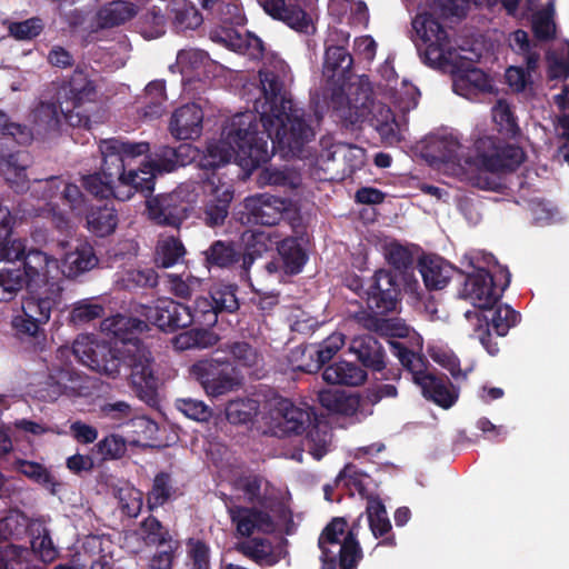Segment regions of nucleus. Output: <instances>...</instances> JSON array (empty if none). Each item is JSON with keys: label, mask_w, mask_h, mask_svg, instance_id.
<instances>
[{"label": "nucleus", "mask_w": 569, "mask_h": 569, "mask_svg": "<svg viewBox=\"0 0 569 569\" xmlns=\"http://www.w3.org/2000/svg\"><path fill=\"white\" fill-rule=\"evenodd\" d=\"M261 97L256 112L232 117L223 138L209 143L201 167L214 170L234 159L241 167L257 169L279 153L282 159L300 157L315 138L311 114L298 108L288 89L292 81L289 66L274 60L259 71Z\"/></svg>", "instance_id": "obj_1"}, {"label": "nucleus", "mask_w": 569, "mask_h": 569, "mask_svg": "<svg viewBox=\"0 0 569 569\" xmlns=\"http://www.w3.org/2000/svg\"><path fill=\"white\" fill-rule=\"evenodd\" d=\"M146 320L117 316L110 331L121 346L114 348L106 342L81 337L74 340L72 352L83 366L92 371L117 378L123 371L136 396L149 406L158 402L159 379L153 370L151 351L139 335L149 329L148 322L163 332H174L192 325L190 306L171 298H160L153 305H141L137 310Z\"/></svg>", "instance_id": "obj_2"}, {"label": "nucleus", "mask_w": 569, "mask_h": 569, "mask_svg": "<svg viewBox=\"0 0 569 569\" xmlns=\"http://www.w3.org/2000/svg\"><path fill=\"white\" fill-rule=\"evenodd\" d=\"M11 261H20L22 274L28 281V295L21 300V312L11 320L16 338L32 352H41L48 343L44 326L52 311L60 308L63 300L61 280L49 277L50 268L58 269V260L37 248L27 249Z\"/></svg>", "instance_id": "obj_3"}, {"label": "nucleus", "mask_w": 569, "mask_h": 569, "mask_svg": "<svg viewBox=\"0 0 569 569\" xmlns=\"http://www.w3.org/2000/svg\"><path fill=\"white\" fill-rule=\"evenodd\" d=\"M510 279L509 270L499 267L496 273L478 268L465 280L463 295L476 308L473 311H467L466 318L472 326V337L479 340L490 356H496L500 351L493 336L506 337L520 320L519 312L508 305L499 303L510 284Z\"/></svg>", "instance_id": "obj_4"}, {"label": "nucleus", "mask_w": 569, "mask_h": 569, "mask_svg": "<svg viewBox=\"0 0 569 569\" xmlns=\"http://www.w3.org/2000/svg\"><path fill=\"white\" fill-rule=\"evenodd\" d=\"M346 96L347 104L339 109V116L345 126L355 128L369 121L381 136L393 132L395 114L386 104H376L368 78L360 77L357 81H346L343 88H338Z\"/></svg>", "instance_id": "obj_5"}, {"label": "nucleus", "mask_w": 569, "mask_h": 569, "mask_svg": "<svg viewBox=\"0 0 569 569\" xmlns=\"http://www.w3.org/2000/svg\"><path fill=\"white\" fill-rule=\"evenodd\" d=\"M103 160L111 169L112 174H118V180H127L133 184L136 191L147 197L154 189V179L150 170L133 167L137 158L146 156L150 151L148 142H131L111 138L101 141L99 146Z\"/></svg>", "instance_id": "obj_6"}, {"label": "nucleus", "mask_w": 569, "mask_h": 569, "mask_svg": "<svg viewBox=\"0 0 569 569\" xmlns=\"http://www.w3.org/2000/svg\"><path fill=\"white\" fill-rule=\"evenodd\" d=\"M395 356L401 366L412 375L413 382L420 387L422 396L437 406L449 409L458 400L459 390L445 375L428 370V359L407 348L402 342L391 343Z\"/></svg>", "instance_id": "obj_7"}, {"label": "nucleus", "mask_w": 569, "mask_h": 569, "mask_svg": "<svg viewBox=\"0 0 569 569\" xmlns=\"http://www.w3.org/2000/svg\"><path fill=\"white\" fill-rule=\"evenodd\" d=\"M281 419L278 423L280 430L287 435L307 433V438L313 445L309 448L310 453L320 460L327 453V431L320 435V423L316 412L311 408H299L289 400L279 403Z\"/></svg>", "instance_id": "obj_8"}, {"label": "nucleus", "mask_w": 569, "mask_h": 569, "mask_svg": "<svg viewBox=\"0 0 569 569\" xmlns=\"http://www.w3.org/2000/svg\"><path fill=\"white\" fill-rule=\"evenodd\" d=\"M477 161L489 173H510L526 160L525 150L498 137H482L476 143Z\"/></svg>", "instance_id": "obj_9"}, {"label": "nucleus", "mask_w": 569, "mask_h": 569, "mask_svg": "<svg viewBox=\"0 0 569 569\" xmlns=\"http://www.w3.org/2000/svg\"><path fill=\"white\" fill-rule=\"evenodd\" d=\"M412 27L426 44L423 51L419 49L423 62L430 67L449 63L452 48L449 36L438 19L432 13L425 12L413 19Z\"/></svg>", "instance_id": "obj_10"}, {"label": "nucleus", "mask_w": 569, "mask_h": 569, "mask_svg": "<svg viewBox=\"0 0 569 569\" xmlns=\"http://www.w3.org/2000/svg\"><path fill=\"white\" fill-rule=\"evenodd\" d=\"M401 298L399 274L392 269L376 270L365 290L367 309L376 315L393 313L398 311Z\"/></svg>", "instance_id": "obj_11"}, {"label": "nucleus", "mask_w": 569, "mask_h": 569, "mask_svg": "<svg viewBox=\"0 0 569 569\" xmlns=\"http://www.w3.org/2000/svg\"><path fill=\"white\" fill-rule=\"evenodd\" d=\"M190 375L211 397L226 395L239 385L236 368L229 359L198 360L190 367Z\"/></svg>", "instance_id": "obj_12"}, {"label": "nucleus", "mask_w": 569, "mask_h": 569, "mask_svg": "<svg viewBox=\"0 0 569 569\" xmlns=\"http://www.w3.org/2000/svg\"><path fill=\"white\" fill-rule=\"evenodd\" d=\"M224 9L227 12L224 16H220L221 26L210 30V39L217 43L230 44L239 49L246 48L253 58L261 57L264 51L263 41L250 32L242 39L234 29V26L243 24L244 20L239 7L234 3H227Z\"/></svg>", "instance_id": "obj_13"}, {"label": "nucleus", "mask_w": 569, "mask_h": 569, "mask_svg": "<svg viewBox=\"0 0 569 569\" xmlns=\"http://www.w3.org/2000/svg\"><path fill=\"white\" fill-rule=\"evenodd\" d=\"M97 88L94 81L89 78L87 66L77 64L72 73L59 84L56 98L60 104L61 113L68 118L72 110L94 100Z\"/></svg>", "instance_id": "obj_14"}, {"label": "nucleus", "mask_w": 569, "mask_h": 569, "mask_svg": "<svg viewBox=\"0 0 569 569\" xmlns=\"http://www.w3.org/2000/svg\"><path fill=\"white\" fill-rule=\"evenodd\" d=\"M150 194L146 197L148 214L159 226L179 228L192 210L191 201L184 199L182 189L149 198Z\"/></svg>", "instance_id": "obj_15"}, {"label": "nucleus", "mask_w": 569, "mask_h": 569, "mask_svg": "<svg viewBox=\"0 0 569 569\" xmlns=\"http://www.w3.org/2000/svg\"><path fill=\"white\" fill-rule=\"evenodd\" d=\"M112 171L114 169H111L102 159L99 172L82 177V187L97 198L108 199L113 197L120 201L129 200L137 193L136 187L127 180H118V174H112Z\"/></svg>", "instance_id": "obj_16"}, {"label": "nucleus", "mask_w": 569, "mask_h": 569, "mask_svg": "<svg viewBox=\"0 0 569 569\" xmlns=\"http://www.w3.org/2000/svg\"><path fill=\"white\" fill-rule=\"evenodd\" d=\"M246 223L272 227L280 222L287 209V200L261 193L244 199Z\"/></svg>", "instance_id": "obj_17"}, {"label": "nucleus", "mask_w": 569, "mask_h": 569, "mask_svg": "<svg viewBox=\"0 0 569 569\" xmlns=\"http://www.w3.org/2000/svg\"><path fill=\"white\" fill-rule=\"evenodd\" d=\"M358 523L348 530L340 546L333 553L321 552L319 560L320 569H357L362 559V549L357 538Z\"/></svg>", "instance_id": "obj_18"}, {"label": "nucleus", "mask_w": 569, "mask_h": 569, "mask_svg": "<svg viewBox=\"0 0 569 569\" xmlns=\"http://www.w3.org/2000/svg\"><path fill=\"white\" fill-rule=\"evenodd\" d=\"M228 512L241 537H250L254 531L270 533L274 530L271 516L256 507L232 506Z\"/></svg>", "instance_id": "obj_19"}, {"label": "nucleus", "mask_w": 569, "mask_h": 569, "mask_svg": "<svg viewBox=\"0 0 569 569\" xmlns=\"http://www.w3.org/2000/svg\"><path fill=\"white\" fill-rule=\"evenodd\" d=\"M203 111L197 103H187L171 116L169 131L178 140H190L202 132Z\"/></svg>", "instance_id": "obj_20"}, {"label": "nucleus", "mask_w": 569, "mask_h": 569, "mask_svg": "<svg viewBox=\"0 0 569 569\" xmlns=\"http://www.w3.org/2000/svg\"><path fill=\"white\" fill-rule=\"evenodd\" d=\"M353 58L342 46H330L325 52L323 76L337 88H343L351 80Z\"/></svg>", "instance_id": "obj_21"}, {"label": "nucleus", "mask_w": 569, "mask_h": 569, "mask_svg": "<svg viewBox=\"0 0 569 569\" xmlns=\"http://www.w3.org/2000/svg\"><path fill=\"white\" fill-rule=\"evenodd\" d=\"M418 270L427 290H441L450 282L456 268L437 254H423L418 260Z\"/></svg>", "instance_id": "obj_22"}, {"label": "nucleus", "mask_w": 569, "mask_h": 569, "mask_svg": "<svg viewBox=\"0 0 569 569\" xmlns=\"http://www.w3.org/2000/svg\"><path fill=\"white\" fill-rule=\"evenodd\" d=\"M349 351L366 369L371 371L385 369L386 351L376 337L371 335L355 337L350 341Z\"/></svg>", "instance_id": "obj_23"}, {"label": "nucleus", "mask_w": 569, "mask_h": 569, "mask_svg": "<svg viewBox=\"0 0 569 569\" xmlns=\"http://www.w3.org/2000/svg\"><path fill=\"white\" fill-rule=\"evenodd\" d=\"M29 154L24 151H16L0 156V171L4 180L16 192L29 189L27 169Z\"/></svg>", "instance_id": "obj_24"}, {"label": "nucleus", "mask_w": 569, "mask_h": 569, "mask_svg": "<svg viewBox=\"0 0 569 569\" xmlns=\"http://www.w3.org/2000/svg\"><path fill=\"white\" fill-rule=\"evenodd\" d=\"M258 2L273 19L283 21L297 31H307L310 18L300 6L287 3L286 0H258Z\"/></svg>", "instance_id": "obj_25"}, {"label": "nucleus", "mask_w": 569, "mask_h": 569, "mask_svg": "<svg viewBox=\"0 0 569 569\" xmlns=\"http://www.w3.org/2000/svg\"><path fill=\"white\" fill-rule=\"evenodd\" d=\"M99 263L94 248L87 241L80 242L76 248L64 254L62 273L68 279H77L92 270Z\"/></svg>", "instance_id": "obj_26"}, {"label": "nucleus", "mask_w": 569, "mask_h": 569, "mask_svg": "<svg viewBox=\"0 0 569 569\" xmlns=\"http://www.w3.org/2000/svg\"><path fill=\"white\" fill-rule=\"evenodd\" d=\"M366 513L370 530L375 538H382L377 547H396V538L391 532L392 526L388 518L386 506L380 498L369 499Z\"/></svg>", "instance_id": "obj_27"}, {"label": "nucleus", "mask_w": 569, "mask_h": 569, "mask_svg": "<svg viewBox=\"0 0 569 569\" xmlns=\"http://www.w3.org/2000/svg\"><path fill=\"white\" fill-rule=\"evenodd\" d=\"M453 91L462 97L469 98L478 93L490 92L491 82L487 73L477 67L458 69L453 73Z\"/></svg>", "instance_id": "obj_28"}, {"label": "nucleus", "mask_w": 569, "mask_h": 569, "mask_svg": "<svg viewBox=\"0 0 569 569\" xmlns=\"http://www.w3.org/2000/svg\"><path fill=\"white\" fill-rule=\"evenodd\" d=\"M141 539L147 547H157V550L173 549L178 552L179 541L170 533L169 529L154 516L150 515L140 522Z\"/></svg>", "instance_id": "obj_29"}, {"label": "nucleus", "mask_w": 569, "mask_h": 569, "mask_svg": "<svg viewBox=\"0 0 569 569\" xmlns=\"http://www.w3.org/2000/svg\"><path fill=\"white\" fill-rule=\"evenodd\" d=\"M244 252L242 254V268L248 270L254 259L278 247L280 234L276 231L254 230L243 233Z\"/></svg>", "instance_id": "obj_30"}, {"label": "nucleus", "mask_w": 569, "mask_h": 569, "mask_svg": "<svg viewBox=\"0 0 569 569\" xmlns=\"http://www.w3.org/2000/svg\"><path fill=\"white\" fill-rule=\"evenodd\" d=\"M345 339L346 337L341 332H333L317 349L307 348L305 352L308 351L311 361L306 365H299L298 369L307 373L318 372L345 346Z\"/></svg>", "instance_id": "obj_31"}, {"label": "nucleus", "mask_w": 569, "mask_h": 569, "mask_svg": "<svg viewBox=\"0 0 569 569\" xmlns=\"http://www.w3.org/2000/svg\"><path fill=\"white\" fill-rule=\"evenodd\" d=\"M83 216L86 217L87 229L99 238L112 234L118 227V211L107 203L96 207L90 206Z\"/></svg>", "instance_id": "obj_32"}, {"label": "nucleus", "mask_w": 569, "mask_h": 569, "mask_svg": "<svg viewBox=\"0 0 569 569\" xmlns=\"http://www.w3.org/2000/svg\"><path fill=\"white\" fill-rule=\"evenodd\" d=\"M20 210L12 213L0 206V260L10 261L22 252V241L12 237L13 227Z\"/></svg>", "instance_id": "obj_33"}, {"label": "nucleus", "mask_w": 569, "mask_h": 569, "mask_svg": "<svg viewBox=\"0 0 569 569\" xmlns=\"http://www.w3.org/2000/svg\"><path fill=\"white\" fill-rule=\"evenodd\" d=\"M322 378L330 385L359 386L367 379V372L353 362L338 361L325 368Z\"/></svg>", "instance_id": "obj_34"}, {"label": "nucleus", "mask_w": 569, "mask_h": 569, "mask_svg": "<svg viewBox=\"0 0 569 569\" xmlns=\"http://www.w3.org/2000/svg\"><path fill=\"white\" fill-rule=\"evenodd\" d=\"M319 402L328 411L343 416H353L361 407V398L358 395L343 391L323 390L319 392Z\"/></svg>", "instance_id": "obj_35"}, {"label": "nucleus", "mask_w": 569, "mask_h": 569, "mask_svg": "<svg viewBox=\"0 0 569 569\" xmlns=\"http://www.w3.org/2000/svg\"><path fill=\"white\" fill-rule=\"evenodd\" d=\"M196 0H173L172 24L177 31L196 30L203 23V17Z\"/></svg>", "instance_id": "obj_36"}, {"label": "nucleus", "mask_w": 569, "mask_h": 569, "mask_svg": "<svg viewBox=\"0 0 569 569\" xmlns=\"http://www.w3.org/2000/svg\"><path fill=\"white\" fill-rule=\"evenodd\" d=\"M277 251L282 259L286 273L298 274L308 260L306 249L300 240L288 237L279 241Z\"/></svg>", "instance_id": "obj_37"}, {"label": "nucleus", "mask_w": 569, "mask_h": 569, "mask_svg": "<svg viewBox=\"0 0 569 569\" xmlns=\"http://www.w3.org/2000/svg\"><path fill=\"white\" fill-rule=\"evenodd\" d=\"M28 530L31 537L32 550L39 553L44 562L54 560L58 556V550L53 545L46 521L43 519H33L28 525Z\"/></svg>", "instance_id": "obj_38"}, {"label": "nucleus", "mask_w": 569, "mask_h": 569, "mask_svg": "<svg viewBox=\"0 0 569 569\" xmlns=\"http://www.w3.org/2000/svg\"><path fill=\"white\" fill-rule=\"evenodd\" d=\"M336 482L338 485L343 482V485L351 491V495L356 491L361 498L367 499V502L371 498H379L378 496H373L371 492V485L373 483L372 478L359 470L352 463L345 466V468L338 473Z\"/></svg>", "instance_id": "obj_39"}, {"label": "nucleus", "mask_w": 569, "mask_h": 569, "mask_svg": "<svg viewBox=\"0 0 569 569\" xmlns=\"http://www.w3.org/2000/svg\"><path fill=\"white\" fill-rule=\"evenodd\" d=\"M177 496V488L173 486L171 473L167 471L158 472L152 481L151 489L147 493V509L154 511L164 506Z\"/></svg>", "instance_id": "obj_40"}, {"label": "nucleus", "mask_w": 569, "mask_h": 569, "mask_svg": "<svg viewBox=\"0 0 569 569\" xmlns=\"http://www.w3.org/2000/svg\"><path fill=\"white\" fill-rule=\"evenodd\" d=\"M137 14V7L128 1L116 0L108 2L98 11L99 23L102 28H113L126 23Z\"/></svg>", "instance_id": "obj_41"}, {"label": "nucleus", "mask_w": 569, "mask_h": 569, "mask_svg": "<svg viewBox=\"0 0 569 569\" xmlns=\"http://www.w3.org/2000/svg\"><path fill=\"white\" fill-rule=\"evenodd\" d=\"M241 552L260 567H272L281 560L280 551L264 538H254L240 547Z\"/></svg>", "instance_id": "obj_42"}, {"label": "nucleus", "mask_w": 569, "mask_h": 569, "mask_svg": "<svg viewBox=\"0 0 569 569\" xmlns=\"http://www.w3.org/2000/svg\"><path fill=\"white\" fill-rule=\"evenodd\" d=\"M212 327L193 328L174 338V347L179 350L207 349L219 341V336L211 330Z\"/></svg>", "instance_id": "obj_43"}, {"label": "nucleus", "mask_w": 569, "mask_h": 569, "mask_svg": "<svg viewBox=\"0 0 569 569\" xmlns=\"http://www.w3.org/2000/svg\"><path fill=\"white\" fill-rule=\"evenodd\" d=\"M26 289L28 281L20 267H4L0 269V302H10L18 293Z\"/></svg>", "instance_id": "obj_44"}, {"label": "nucleus", "mask_w": 569, "mask_h": 569, "mask_svg": "<svg viewBox=\"0 0 569 569\" xmlns=\"http://www.w3.org/2000/svg\"><path fill=\"white\" fill-rule=\"evenodd\" d=\"M17 470L30 481L47 489L50 493H57V486L59 483L51 471L43 465L36 461L18 460Z\"/></svg>", "instance_id": "obj_45"}, {"label": "nucleus", "mask_w": 569, "mask_h": 569, "mask_svg": "<svg viewBox=\"0 0 569 569\" xmlns=\"http://www.w3.org/2000/svg\"><path fill=\"white\" fill-rule=\"evenodd\" d=\"M237 292V284L224 282L213 283L209 289V296L219 313H234L239 310L240 302Z\"/></svg>", "instance_id": "obj_46"}, {"label": "nucleus", "mask_w": 569, "mask_h": 569, "mask_svg": "<svg viewBox=\"0 0 569 569\" xmlns=\"http://www.w3.org/2000/svg\"><path fill=\"white\" fill-rule=\"evenodd\" d=\"M269 481L261 475H242L236 480V488L240 490L246 500L251 505L267 506V498L262 493L263 487H268Z\"/></svg>", "instance_id": "obj_47"}, {"label": "nucleus", "mask_w": 569, "mask_h": 569, "mask_svg": "<svg viewBox=\"0 0 569 569\" xmlns=\"http://www.w3.org/2000/svg\"><path fill=\"white\" fill-rule=\"evenodd\" d=\"M209 266L228 268L238 262L242 256L233 242L217 240L204 251Z\"/></svg>", "instance_id": "obj_48"}, {"label": "nucleus", "mask_w": 569, "mask_h": 569, "mask_svg": "<svg viewBox=\"0 0 569 569\" xmlns=\"http://www.w3.org/2000/svg\"><path fill=\"white\" fill-rule=\"evenodd\" d=\"M233 199V192L229 189L213 197L204 207L203 220L209 227H219L224 223L229 213L230 202Z\"/></svg>", "instance_id": "obj_49"}, {"label": "nucleus", "mask_w": 569, "mask_h": 569, "mask_svg": "<svg viewBox=\"0 0 569 569\" xmlns=\"http://www.w3.org/2000/svg\"><path fill=\"white\" fill-rule=\"evenodd\" d=\"M348 523L345 518L336 517L322 529L318 538V547L321 552L333 553L347 535Z\"/></svg>", "instance_id": "obj_50"}, {"label": "nucleus", "mask_w": 569, "mask_h": 569, "mask_svg": "<svg viewBox=\"0 0 569 569\" xmlns=\"http://www.w3.org/2000/svg\"><path fill=\"white\" fill-rule=\"evenodd\" d=\"M186 254L182 241L173 236L161 240L156 250V262L162 268L177 264Z\"/></svg>", "instance_id": "obj_51"}, {"label": "nucleus", "mask_w": 569, "mask_h": 569, "mask_svg": "<svg viewBox=\"0 0 569 569\" xmlns=\"http://www.w3.org/2000/svg\"><path fill=\"white\" fill-rule=\"evenodd\" d=\"M167 101L166 81L153 80L144 89V114L147 117L158 118L164 110Z\"/></svg>", "instance_id": "obj_52"}, {"label": "nucleus", "mask_w": 569, "mask_h": 569, "mask_svg": "<svg viewBox=\"0 0 569 569\" xmlns=\"http://www.w3.org/2000/svg\"><path fill=\"white\" fill-rule=\"evenodd\" d=\"M461 143L452 136H443L435 140L430 149L432 151V158L442 163H460V149Z\"/></svg>", "instance_id": "obj_53"}, {"label": "nucleus", "mask_w": 569, "mask_h": 569, "mask_svg": "<svg viewBox=\"0 0 569 569\" xmlns=\"http://www.w3.org/2000/svg\"><path fill=\"white\" fill-rule=\"evenodd\" d=\"M492 118L500 133L510 138H515L520 133V128L517 122L509 103L505 100H499L492 108Z\"/></svg>", "instance_id": "obj_54"}, {"label": "nucleus", "mask_w": 569, "mask_h": 569, "mask_svg": "<svg viewBox=\"0 0 569 569\" xmlns=\"http://www.w3.org/2000/svg\"><path fill=\"white\" fill-rule=\"evenodd\" d=\"M257 410V401L252 399H236L228 402L226 417L232 425H243L252 420Z\"/></svg>", "instance_id": "obj_55"}, {"label": "nucleus", "mask_w": 569, "mask_h": 569, "mask_svg": "<svg viewBox=\"0 0 569 569\" xmlns=\"http://www.w3.org/2000/svg\"><path fill=\"white\" fill-rule=\"evenodd\" d=\"M219 315L210 296L198 297L190 307L192 323H198L202 327H213L218 322Z\"/></svg>", "instance_id": "obj_56"}, {"label": "nucleus", "mask_w": 569, "mask_h": 569, "mask_svg": "<svg viewBox=\"0 0 569 569\" xmlns=\"http://www.w3.org/2000/svg\"><path fill=\"white\" fill-rule=\"evenodd\" d=\"M104 316L102 305L83 299L76 302L70 311V321L76 325H84Z\"/></svg>", "instance_id": "obj_57"}, {"label": "nucleus", "mask_w": 569, "mask_h": 569, "mask_svg": "<svg viewBox=\"0 0 569 569\" xmlns=\"http://www.w3.org/2000/svg\"><path fill=\"white\" fill-rule=\"evenodd\" d=\"M429 356L436 363L448 370L453 379L467 378V371L461 370L460 360L452 350L443 347H432L429 349Z\"/></svg>", "instance_id": "obj_58"}, {"label": "nucleus", "mask_w": 569, "mask_h": 569, "mask_svg": "<svg viewBox=\"0 0 569 569\" xmlns=\"http://www.w3.org/2000/svg\"><path fill=\"white\" fill-rule=\"evenodd\" d=\"M532 32L536 39L540 41H550L556 36V24L553 21V8H545L532 17Z\"/></svg>", "instance_id": "obj_59"}, {"label": "nucleus", "mask_w": 569, "mask_h": 569, "mask_svg": "<svg viewBox=\"0 0 569 569\" xmlns=\"http://www.w3.org/2000/svg\"><path fill=\"white\" fill-rule=\"evenodd\" d=\"M43 29L44 23L39 17H32L23 21H14L8 24L9 34L20 41L37 38Z\"/></svg>", "instance_id": "obj_60"}, {"label": "nucleus", "mask_w": 569, "mask_h": 569, "mask_svg": "<svg viewBox=\"0 0 569 569\" xmlns=\"http://www.w3.org/2000/svg\"><path fill=\"white\" fill-rule=\"evenodd\" d=\"M60 200L62 201V204L67 206L77 217L83 216L90 208L88 199L80 188L77 184L67 181L64 183L63 191H61Z\"/></svg>", "instance_id": "obj_61"}, {"label": "nucleus", "mask_w": 569, "mask_h": 569, "mask_svg": "<svg viewBox=\"0 0 569 569\" xmlns=\"http://www.w3.org/2000/svg\"><path fill=\"white\" fill-rule=\"evenodd\" d=\"M226 350L233 360V366L251 368L258 362L257 350L246 341H234L226 345Z\"/></svg>", "instance_id": "obj_62"}, {"label": "nucleus", "mask_w": 569, "mask_h": 569, "mask_svg": "<svg viewBox=\"0 0 569 569\" xmlns=\"http://www.w3.org/2000/svg\"><path fill=\"white\" fill-rule=\"evenodd\" d=\"M96 448L103 460H117L126 455L127 441L122 436L111 433L101 439Z\"/></svg>", "instance_id": "obj_63"}, {"label": "nucleus", "mask_w": 569, "mask_h": 569, "mask_svg": "<svg viewBox=\"0 0 569 569\" xmlns=\"http://www.w3.org/2000/svg\"><path fill=\"white\" fill-rule=\"evenodd\" d=\"M187 555L191 562L190 569H211L210 547L206 541L194 538L188 539Z\"/></svg>", "instance_id": "obj_64"}]
</instances>
